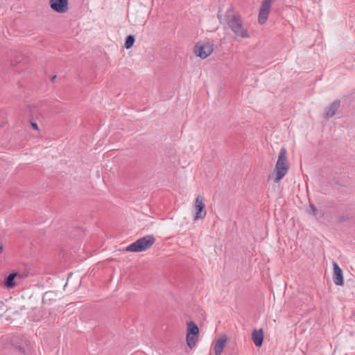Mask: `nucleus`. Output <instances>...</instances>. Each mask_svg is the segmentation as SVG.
<instances>
[{"label":"nucleus","mask_w":355,"mask_h":355,"mask_svg":"<svg viewBox=\"0 0 355 355\" xmlns=\"http://www.w3.org/2000/svg\"><path fill=\"white\" fill-rule=\"evenodd\" d=\"M333 266H334V277H333L334 282L337 286H342L344 283L343 271L336 262H334Z\"/></svg>","instance_id":"1a4fd4ad"},{"label":"nucleus","mask_w":355,"mask_h":355,"mask_svg":"<svg viewBox=\"0 0 355 355\" xmlns=\"http://www.w3.org/2000/svg\"><path fill=\"white\" fill-rule=\"evenodd\" d=\"M198 334V327L193 322H189L187 323V343L190 348L196 345Z\"/></svg>","instance_id":"39448f33"},{"label":"nucleus","mask_w":355,"mask_h":355,"mask_svg":"<svg viewBox=\"0 0 355 355\" xmlns=\"http://www.w3.org/2000/svg\"><path fill=\"white\" fill-rule=\"evenodd\" d=\"M55 78H56V76H53L52 77V80H53Z\"/></svg>","instance_id":"412c9836"},{"label":"nucleus","mask_w":355,"mask_h":355,"mask_svg":"<svg viewBox=\"0 0 355 355\" xmlns=\"http://www.w3.org/2000/svg\"><path fill=\"white\" fill-rule=\"evenodd\" d=\"M155 242V238L153 235H146L140 238L126 247L128 252H139L150 248Z\"/></svg>","instance_id":"7ed1b4c3"},{"label":"nucleus","mask_w":355,"mask_h":355,"mask_svg":"<svg viewBox=\"0 0 355 355\" xmlns=\"http://www.w3.org/2000/svg\"><path fill=\"white\" fill-rule=\"evenodd\" d=\"M309 212L318 218H322L324 216L323 211L322 210L318 209L313 204H310Z\"/></svg>","instance_id":"4468645a"},{"label":"nucleus","mask_w":355,"mask_h":355,"mask_svg":"<svg viewBox=\"0 0 355 355\" xmlns=\"http://www.w3.org/2000/svg\"><path fill=\"white\" fill-rule=\"evenodd\" d=\"M227 341L225 336L220 337L216 340L214 345V352L216 355H220Z\"/></svg>","instance_id":"f8f14e48"},{"label":"nucleus","mask_w":355,"mask_h":355,"mask_svg":"<svg viewBox=\"0 0 355 355\" xmlns=\"http://www.w3.org/2000/svg\"><path fill=\"white\" fill-rule=\"evenodd\" d=\"M217 16H218V18L219 19V20L220 21V22L223 23L222 22V19H222V16H221V15L220 13V11L218 12Z\"/></svg>","instance_id":"a211bd4d"},{"label":"nucleus","mask_w":355,"mask_h":355,"mask_svg":"<svg viewBox=\"0 0 355 355\" xmlns=\"http://www.w3.org/2000/svg\"><path fill=\"white\" fill-rule=\"evenodd\" d=\"M223 21L236 36L245 39L250 37L240 14L234 11L232 7L226 11Z\"/></svg>","instance_id":"f257e3e1"},{"label":"nucleus","mask_w":355,"mask_h":355,"mask_svg":"<svg viewBox=\"0 0 355 355\" xmlns=\"http://www.w3.org/2000/svg\"><path fill=\"white\" fill-rule=\"evenodd\" d=\"M286 153V150L284 148H281L275 165L276 176L274 179L275 182H279L288 172L289 166Z\"/></svg>","instance_id":"f03ea898"},{"label":"nucleus","mask_w":355,"mask_h":355,"mask_svg":"<svg viewBox=\"0 0 355 355\" xmlns=\"http://www.w3.org/2000/svg\"><path fill=\"white\" fill-rule=\"evenodd\" d=\"M214 51L213 44L209 42H198L194 47L196 56L205 59L210 55Z\"/></svg>","instance_id":"20e7f679"},{"label":"nucleus","mask_w":355,"mask_h":355,"mask_svg":"<svg viewBox=\"0 0 355 355\" xmlns=\"http://www.w3.org/2000/svg\"><path fill=\"white\" fill-rule=\"evenodd\" d=\"M16 276L17 272H12L6 277L4 281V284L6 288H12L15 287L17 284H18Z\"/></svg>","instance_id":"ddd939ff"},{"label":"nucleus","mask_w":355,"mask_h":355,"mask_svg":"<svg viewBox=\"0 0 355 355\" xmlns=\"http://www.w3.org/2000/svg\"><path fill=\"white\" fill-rule=\"evenodd\" d=\"M3 245L0 243V254L3 253Z\"/></svg>","instance_id":"6ab92c4d"},{"label":"nucleus","mask_w":355,"mask_h":355,"mask_svg":"<svg viewBox=\"0 0 355 355\" xmlns=\"http://www.w3.org/2000/svg\"><path fill=\"white\" fill-rule=\"evenodd\" d=\"M51 9L58 13H64L68 10V0H50Z\"/></svg>","instance_id":"6e6552de"},{"label":"nucleus","mask_w":355,"mask_h":355,"mask_svg":"<svg viewBox=\"0 0 355 355\" xmlns=\"http://www.w3.org/2000/svg\"><path fill=\"white\" fill-rule=\"evenodd\" d=\"M205 205L201 196H198L195 201V220L202 219L206 216V211L205 210Z\"/></svg>","instance_id":"0eeeda50"},{"label":"nucleus","mask_w":355,"mask_h":355,"mask_svg":"<svg viewBox=\"0 0 355 355\" xmlns=\"http://www.w3.org/2000/svg\"><path fill=\"white\" fill-rule=\"evenodd\" d=\"M340 102L338 100L334 101L326 109V116L329 118L335 115L340 107Z\"/></svg>","instance_id":"9b49d317"},{"label":"nucleus","mask_w":355,"mask_h":355,"mask_svg":"<svg viewBox=\"0 0 355 355\" xmlns=\"http://www.w3.org/2000/svg\"><path fill=\"white\" fill-rule=\"evenodd\" d=\"M252 339L257 347H261L263 340V332L262 329H254L252 332Z\"/></svg>","instance_id":"9d476101"},{"label":"nucleus","mask_w":355,"mask_h":355,"mask_svg":"<svg viewBox=\"0 0 355 355\" xmlns=\"http://www.w3.org/2000/svg\"><path fill=\"white\" fill-rule=\"evenodd\" d=\"M19 351H21V352H24V348H23V347H19Z\"/></svg>","instance_id":"aec40b11"},{"label":"nucleus","mask_w":355,"mask_h":355,"mask_svg":"<svg viewBox=\"0 0 355 355\" xmlns=\"http://www.w3.org/2000/svg\"><path fill=\"white\" fill-rule=\"evenodd\" d=\"M135 41V36L134 35H128L126 37L125 42V44H124L125 48L127 49L131 48L133 46V44H134Z\"/></svg>","instance_id":"2eb2a0df"},{"label":"nucleus","mask_w":355,"mask_h":355,"mask_svg":"<svg viewBox=\"0 0 355 355\" xmlns=\"http://www.w3.org/2000/svg\"><path fill=\"white\" fill-rule=\"evenodd\" d=\"M27 277H28V272H17L16 279H17V281L18 283H19V281L26 278Z\"/></svg>","instance_id":"dca6fc26"},{"label":"nucleus","mask_w":355,"mask_h":355,"mask_svg":"<svg viewBox=\"0 0 355 355\" xmlns=\"http://www.w3.org/2000/svg\"><path fill=\"white\" fill-rule=\"evenodd\" d=\"M273 1L274 0H263L262 1L258 16V21L260 24H265L268 19L271 5Z\"/></svg>","instance_id":"423d86ee"},{"label":"nucleus","mask_w":355,"mask_h":355,"mask_svg":"<svg viewBox=\"0 0 355 355\" xmlns=\"http://www.w3.org/2000/svg\"><path fill=\"white\" fill-rule=\"evenodd\" d=\"M31 125H32L33 128H34L35 130H39V128H38V125H37V123L31 122Z\"/></svg>","instance_id":"f3484780"}]
</instances>
